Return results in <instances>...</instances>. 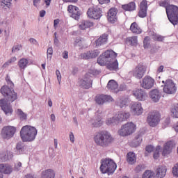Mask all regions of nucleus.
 <instances>
[{
    "label": "nucleus",
    "mask_w": 178,
    "mask_h": 178,
    "mask_svg": "<svg viewBox=\"0 0 178 178\" xmlns=\"http://www.w3.org/2000/svg\"><path fill=\"white\" fill-rule=\"evenodd\" d=\"M1 92L6 99H0V107L7 116H10L13 113V108L10 102H14L17 99V93L12 90L8 86H3L1 88Z\"/></svg>",
    "instance_id": "obj_1"
},
{
    "label": "nucleus",
    "mask_w": 178,
    "mask_h": 178,
    "mask_svg": "<svg viewBox=\"0 0 178 178\" xmlns=\"http://www.w3.org/2000/svg\"><path fill=\"white\" fill-rule=\"evenodd\" d=\"M94 141L98 147L108 148L113 143V137L107 131H100L94 136Z\"/></svg>",
    "instance_id": "obj_2"
},
{
    "label": "nucleus",
    "mask_w": 178,
    "mask_h": 178,
    "mask_svg": "<svg viewBox=\"0 0 178 178\" xmlns=\"http://www.w3.org/2000/svg\"><path fill=\"white\" fill-rule=\"evenodd\" d=\"M37 129L29 125L24 126L20 131V137L24 143H31L35 140Z\"/></svg>",
    "instance_id": "obj_3"
},
{
    "label": "nucleus",
    "mask_w": 178,
    "mask_h": 178,
    "mask_svg": "<svg viewBox=\"0 0 178 178\" xmlns=\"http://www.w3.org/2000/svg\"><path fill=\"white\" fill-rule=\"evenodd\" d=\"M118 165L113 160L110 159H105L101 161L100 171L103 175L107 173V175H113L116 170Z\"/></svg>",
    "instance_id": "obj_4"
},
{
    "label": "nucleus",
    "mask_w": 178,
    "mask_h": 178,
    "mask_svg": "<svg viewBox=\"0 0 178 178\" xmlns=\"http://www.w3.org/2000/svg\"><path fill=\"white\" fill-rule=\"evenodd\" d=\"M116 56H118L117 53L113 50H107L98 57L97 63L100 66H105L107 63H111V60H113Z\"/></svg>",
    "instance_id": "obj_5"
},
{
    "label": "nucleus",
    "mask_w": 178,
    "mask_h": 178,
    "mask_svg": "<svg viewBox=\"0 0 178 178\" xmlns=\"http://www.w3.org/2000/svg\"><path fill=\"white\" fill-rule=\"evenodd\" d=\"M166 13L170 23L176 26L178 23V7L175 5L169 6L167 7Z\"/></svg>",
    "instance_id": "obj_6"
},
{
    "label": "nucleus",
    "mask_w": 178,
    "mask_h": 178,
    "mask_svg": "<svg viewBox=\"0 0 178 178\" xmlns=\"http://www.w3.org/2000/svg\"><path fill=\"white\" fill-rule=\"evenodd\" d=\"M136 131V124L133 122H128L122 125L120 129L118 131V134L122 137H127L131 136Z\"/></svg>",
    "instance_id": "obj_7"
},
{
    "label": "nucleus",
    "mask_w": 178,
    "mask_h": 178,
    "mask_svg": "<svg viewBox=\"0 0 178 178\" xmlns=\"http://www.w3.org/2000/svg\"><path fill=\"white\" fill-rule=\"evenodd\" d=\"M162 83L165 84L163 87V92L165 94H176V91H177V87H176V83H175L173 80L167 79L165 82V81H163Z\"/></svg>",
    "instance_id": "obj_8"
},
{
    "label": "nucleus",
    "mask_w": 178,
    "mask_h": 178,
    "mask_svg": "<svg viewBox=\"0 0 178 178\" xmlns=\"http://www.w3.org/2000/svg\"><path fill=\"white\" fill-rule=\"evenodd\" d=\"M79 87L88 90L90 87H92V79H91V74L87 73L85 74L83 79H80L78 82Z\"/></svg>",
    "instance_id": "obj_9"
},
{
    "label": "nucleus",
    "mask_w": 178,
    "mask_h": 178,
    "mask_svg": "<svg viewBox=\"0 0 178 178\" xmlns=\"http://www.w3.org/2000/svg\"><path fill=\"white\" fill-rule=\"evenodd\" d=\"M15 133H16V129L14 127H3L1 130V137L4 139L9 140L15 136Z\"/></svg>",
    "instance_id": "obj_10"
},
{
    "label": "nucleus",
    "mask_w": 178,
    "mask_h": 178,
    "mask_svg": "<svg viewBox=\"0 0 178 178\" xmlns=\"http://www.w3.org/2000/svg\"><path fill=\"white\" fill-rule=\"evenodd\" d=\"M145 66L142 64H138L133 71L129 72L130 74H133L136 79H143L145 73Z\"/></svg>",
    "instance_id": "obj_11"
},
{
    "label": "nucleus",
    "mask_w": 178,
    "mask_h": 178,
    "mask_svg": "<svg viewBox=\"0 0 178 178\" xmlns=\"http://www.w3.org/2000/svg\"><path fill=\"white\" fill-rule=\"evenodd\" d=\"M87 15L90 19L98 20L102 16V10L98 7L90 8L88 10Z\"/></svg>",
    "instance_id": "obj_12"
},
{
    "label": "nucleus",
    "mask_w": 178,
    "mask_h": 178,
    "mask_svg": "<svg viewBox=\"0 0 178 178\" xmlns=\"http://www.w3.org/2000/svg\"><path fill=\"white\" fill-rule=\"evenodd\" d=\"M161 117L159 114L156 112H152L149 113L147 116V123H149V126L152 127H155L159 123Z\"/></svg>",
    "instance_id": "obj_13"
},
{
    "label": "nucleus",
    "mask_w": 178,
    "mask_h": 178,
    "mask_svg": "<svg viewBox=\"0 0 178 178\" xmlns=\"http://www.w3.org/2000/svg\"><path fill=\"white\" fill-rule=\"evenodd\" d=\"M96 104L98 105H104L106 102H113V97L108 95H97L95 97Z\"/></svg>",
    "instance_id": "obj_14"
},
{
    "label": "nucleus",
    "mask_w": 178,
    "mask_h": 178,
    "mask_svg": "<svg viewBox=\"0 0 178 178\" xmlns=\"http://www.w3.org/2000/svg\"><path fill=\"white\" fill-rule=\"evenodd\" d=\"M154 83L155 80L153 79L152 77L149 76H145L140 83V87L145 90H150V88L154 87Z\"/></svg>",
    "instance_id": "obj_15"
},
{
    "label": "nucleus",
    "mask_w": 178,
    "mask_h": 178,
    "mask_svg": "<svg viewBox=\"0 0 178 178\" xmlns=\"http://www.w3.org/2000/svg\"><path fill=\"white\" fill-rule=\"evenodd\" d=\"M149 96L152 102H159L161 97H162V94L161 93V90L159 89H152L149 92Z\"/></svg>",
    "instance_id": "obj_16"
},
{
    "label": "nucleus",
    "mask_w": 178,
    "mask_h": 178,
    "mask_svg": "<svg viewBox=\"0 0 178 178\" xmlns=\"http://www.w3.org/2000/svg\"><path fill=\"white\" fill-rule=\"evenodd\" d=\"M67 10L69 13H70V17L73 19H75V20H79V18L80 17V11H79V8L76 6L70 5L68 6Z\"/></svg>",
    "instance_id": "obj_17"
},
{
    "label": "nucleus",
    "mask_w": 178,
    "mask_h": 178,
    "mask_svg": "<svg viewBox=\"0 0 178 178\" xmlns=\"http://www.w3.org/2000/svg\"><path fill=\"white\" fill-rule=\"evenodd\" d=\"M100 51L98 49L87 51L86 53L81 54V59H92L94 58H97L98 55H99Z\"/></svg>",
    "instance_id": "obj_18"
},
{
    "label": "nucleus",
    "mask_w": 178,
    "mask_h": 178,
    "mask_svg": "<svg viewBox=\"0 0 178 178\" xmlns=\"http://www.w3.org/2000/svg\"><path fill=\"white\" fill-rule=\"evenodd\" d=\"M116 106L119 108H126L129 105V97L122 96L118 97L115 101Z\"/></svg>",
    "instance_id": "obj_19"
},
{
    "label": "nucleus",
    "mask_w": 178,
    "mask_h": 178,
    "mask_svg": "<svg viewBox=\"0 0 178 178\" xmlns=\"http://www.w3.org/2000/svg\"><path fill=\"white\" fill-rule=\"evenodd\" d=\"M147 9H148L147 0H143L140 4L139 17L143 18L147 17Z\"/></svg>",
    "instance_id": "obj_20"
},
{
    "label": "nucleus",
    "mask_w": 178,
    "mask_h": 178,
    "mask_svg": "<svg viewBox=\"0 0 178 178\" xmlns=\"http://www.w3.org/2000/svg\"><path fill=\"white\" fill-rule=\"evenodd\" d=\"M175 147V143L173 141L167 142L163 149L162 155L163 156H166V155H169L172 152V149Z\"/></svg>",
    "instance_id": "obj_21"
},
{
    "label": "nucleus",
    "mask_w": 178,
    "mask_h": 178,
    "mask_svg": "<svg viewBox=\"0 0 178 178\" xmlns=\"http://www.w3.org/2000/svg\"><path fill=\"white\" fill-rule=\"evenodd\" d=\"M133 95L138 99V101H145L147 98V92L142 89H137L133 92Z\"/></svg>",
    "instance_id": "obj_22"
},
{
    "label": "nucleus",
    "mask_w": 178,
    "mask_h": 178,
    "mask_svg": "<svg viewBox=\"0 0 178 178\" xmlns=\"http://www.w3.org/2000/svg\"><path fill=\"white\" fill-rule=\"evenodd\" d=\"M131 111L134 115L136 116H140L143 113V107H141V103H134L131 107Z\"/></svg>",
    "instance_id": "obj_23"
},
{
    "label": "nucleus",
    "mask_w": 178,
    "mask_h": 178,
    "mask_svg": "<svg viewBox=\"0 0 178 178\" xmlns=\"http://www.w3.org/2000/svg\"><path fill=\"white\" fill-rule=\"evenodd\" d=\"M107 88L108 90H110L111 92H115V94H118L119 92V86L118 85V83L115 81V80H110L107 84Z\"/></svg>",
    "instance_id": "obj_24"
},
{
    "label": "nucleus",
    "mask_w": 178,
    "mask_h": 178,
    "mask_svg": "<svg viewBox=\"0 0 178 178\" xmlns=\"http://www.w3.org/2000/svg\"><path fill=\"white\" fill-rule=\"evenodd\" d=\"M13 172V168L9 164H0V173H4V175H10Z\"/></svg>",
    "instance_id": "obj_25"
},
{
    "label": "nucleus",
    "mask_w": 178,
    "mask_h": 178,
    "mask_svg": "<svg viewBox=\"0 0 178 178\" xmlns=\"http://www.w3.org/2000/svg\"><path fill=\"white\" fill-rule=\"evenodd\" d=\"M101 113H102V111L101 110H98L96 113L95 115L97 117L94 121H92V124L93 127H101V126H102V118L101 117V115H101Z\"/></svg>",
    "instance_id": "obj_26"
},
{
    "label": "nucleus",
    "mask_w": 178,
    "mask_h": 178,
    "mask_svg": "<svg viewBox=\"0 0 178 178\" xmlns=\"http://www.w3.org/2000/svg\"><path fill=\"white\" fill-rule=\"evenodd\" d=\"M164 176H166V168L160 165L157 168L156 170V178H163Z\"/></svg>",
    "instance_id": "obj_27"
},
{
    "label": "nucleus",
    "mask_w": 178,
    "mask_h": 178,
    "mask_svg": "<svg viewBox=\"0 0 178 178\" xmlns=\"http://www.w3.org/2000/svg\"><path fill=\"white\" fill-rule=\"evenodd\" d=\"M106 65L108 70H118V68L119 67V63H118L116 58H113V60Z\"/></svg>",
    "instance_id": "obj_28"
},
{
    "label": "nucleus",
    "mask_w": 178,
    "mask_h": 178,
    "mask_svg": "<svg viewBox=\"0 0 178 178\" xmlns=\"http://www.w3.org/2000/svg\"><path fill=\"white\" fill-rule=\"evenodd\" d=\"M118 122H124V120H127L130 118V113H126L124 111H120L117 115Z\"/></svg>",
    "instance_id": "obj_29"
},
{
    "label": "nucleus",
    "mask_w": 178,
    "mask_h": 178,
    "mask_svg": "<svg viewBox=\"0 0 178 178\" xmlns=\"http://www.w3.org/2000/svg\"><path fill=\"white\" fill-rule=\"evenodd\" d=\"M108 41V35L103 34L96 40V47H101V45H104V44H106Z\"/></svg>",
    "instance_id": "obj_30"
},
{
    "label": "nucleus",
    "mask_w": 178,
    "mask_h": 178,
    "mask_svg": "<svg viewBox=\"0 0 178 178\" xmlns=\"http://www.w3.org/2000/svg\"><path fill=\"white\" fill-rule=\"evenodd\" d=\"M42 178H55V172L52 169H48L42 171Z\"/></svg>",
    "instance_id": "obj_31"
},
{
    "label": "nucleus",
    "mask_w": 178,
    "mask_h": 178,
    "mask_svg": "<svg viewBox=\"0 0 178 178\" xmlns=\"http://www.w3.org/2000/svg\"><path fill=\"white\" fill-rule=\"evenodd\" d=\"M137 161V159L136 158V154L134 152H129L127 154V162L129 163V165H134V163H136Z\"/></svg>",
    "instance_id": "obj_32"
},
{
    "label": "nucleus",
    "mask_w": 178,
    "mask_h": 178,
    "mask_svg": "<svg viewBox=\"0 0 178 178\" xmlns=\"http://www.w3.org/2000/svg\"><path fill=\"white\" fill-rule=\"evenodd\" d=\"M130 30L134 34H141V33H143V30L138 26L137 22H133L131 24Z\"/></svg>",
    "instance_id": "obj_33"
},
{
    "label": "nucleus",
    "mask_w": 178,
    "mask_h": 178,
    "mask_svg": "<svg viewBox=\"0 0 178 178\" xmlns=\"http://www.w3.org/2000/svg\"><path fill=\"white\" fill-rule=\"evenodd\" d=\"M122 8L124 10L127 12H133L136 9V3L131 1L128 4H124L122 6Z\"/></svg>",
    "instance_id": "obj_34"
},
{
    "label": "nucleus",
    "mask_w": 178,
    "mask_h": 178,
    "mask_svg": "<svg viewBox=\"0 0 178 178\" xmlns=\"http://www.w3.org/2000/svg\"><path fill=\"white\" fill-rule=\"evenodd\" d=\"M119 123L120 122L118 118V115L110 118L106 121L107 126H116V124H119Z\"/></svg>",
    "instance_id": "obj_35"
},
{
    "label": "nucleus",
    "mask_w": 178,
    "mask_h": 178,
    "mask_svg": "<svg viewBox=\"0 0 178 178\" xmlns=\"http://www.w3.org/2000/svg\"><path fill=\"white\" fill-rule=\"evenodd\" d=\"M94 26V23L90 21H83L79 25V28L81 30H86V29H88L90 27H92Z\"/></svg>",
    "instance_id": "obj_36"
},
{
    "label": "nucleus",
    "mask_w": 178,
    "mask_h": 178,
    "mask_svg": "<svg viewBox=\"0 0 178 178\" xmlns=\"http://www.w3.org/2000/svg\"><path fill=\"white\" fill-rule=\"evenodd\" d=\"M29 65V60L26 58H21L18 62V66L19 69L24 70L26 67H27V65Z\"/></svg>",
    "instance_id": "obj_37"
},
{
    "label": "nucleus",
    "mask_w": 178,
    "mask_h": 178,
    "mask_svg": "<svg viewBox=\"0 0 178 178\" xmlns=\"http://www.w3.org/2000/svg\"><path fill=\"white\" fill-rule=\"evenodd\" d=\"M24 148H25V146L23 143H17L16 146V151H15L17 155H20V154H23V152H24Z\"/></svg>",
    "instance_id": "obj_38"
},
{
    "label": "nucleus",
    "mask_w": 178,
    "mask_h": 178,
    "mask_svg": "<svg viewBox=\"0 0 178 178\" xmlns=\"http://www.w3.org/2000/svg\"><path fill=\"white\" fill-rule=\"evenodd\" d=\"M12 5V0H1V7L3 9H8V8H10Z\"/></svg>",
    "instance_id": "obj_39"
},
{
    "label": "nucleus",
    "mask_w": 178,
    "mask_h": 178,
    "mask_svg": "<svg viewBox=\"0 0 178 178\" xmlns=\"http://www.w3.org/2000/svg\"><path fill=\"white\" fill-rule=\"evenodd\" d=\"M155 176V172L152 170H147L144 172L142 178H154Z\"/></svg>",
    "instance_id": "obj_40"
},
{
    "label": "nucleus",
    "mask_w": 178,
    "mask_h": 178,
    "mask_svg": "<svg viewBox=\"0 0 178 178\" xmlns=\"http://www.w3.org/2000/svg\"><path fill=\"white\" fill-rule=\"evenodd\" d=\"M145 170V165L144 164H139L134 168V172L136 173H140Z\"/></svg>",
    "instance_id": "obj_41"
},
{
    "label": "nucleus",
    "mask_w": 178,
    "mask_h": 178,
    "mask_svg": "<svg viewBox=\"0 0 178 178\" xmlns=\"http://www.w3.org/2000/svg\"><path fill=\"white\" fill-rule=\"evenodd\" d=\"M151 45V38L148 36H146L143 40V47L145 49L149 48Z\"/></svg>",
    "instance_id": "obj_42"
},
{
    "label": "nucleus",
    "mask_w": 178,
    "mask_h": 178,
    "mask_svg": "<svg viewBox=\"0 0 178 178\" xmlns=\"http://www.w3.org/2000/svg\"><path fill=\"white\" fill-rule=\"evenodd\" d=\"M141 141H143V138L141 137V134H138L135 137V140H134L135 147H138V145H140V144H141Z\"/></svg>",
    "instance_id": "obj_43"
},
{
    "label": "nucleus",
    "mask_w": 178,
    "mask_h": 178,
    "mask_svg": "<svg viewBox=\"0 0 178 178\" xmlns=\"http://www.w3.org/2000/svg\"><path fill=\"white\" fill-rule=\"evenodd\" d=\"M152 40H154V41L162 42L165 40V37L156 33H154L152 35Z\"/></svg>",
    "instance_id": "obj_44"
},
{
    "label": "nucleus",
    "mask_w": 178,
    "mask_h": 178,
    "mask_svg": "<svg viewBox=\"0 0 178 178\" xmlns=\"http://www.w3.org/2000/svg\"><path fill=\"white\" fill-rule=\"evenodd\" d=\"M108 20L110 23H115V22H118V15H112V14L108 13Z\"/></svg>",
    "instance_id": "obj_45"
},
{
    "label": "nucleus",
    "mask_w": 178,
    "mask_h": 178,
    "mask_svg": "<svg viewBox=\"0 0 178 178\" xmlns=\"http://www.w3.org/2000/svg\"><path fill=\"white\" fill-rule=\"evenodd\" d=\"M17 113L22 120H26L27 119V114L24 113L21 109H17Z\"/></svg>",
    "instance_id": "obj_46"
},
{
    "label": "nucleus",
    "mask_w": 178,
    "mask_h": 178,
    "mask_svg": "<svg viewBox=\"0 0 178 178\" xmlns=\"http://www.w3.org/2000/svg\"><path fill=\"white\" fill-rule=\"evenodd\" d=\"M171 113H172L173 118H178V104L171 109Z\"/></svg>",
    "instance_id": "obj_47"
},
{
    "label": "nucleus",
    "mask_w": 178,
    "mask_h": 178,
    "mask_svg": "<svg viewBox=\"0 0 178 178\" xmlns=\"http://www.w3.org/2000/svg\"><path fill=\"white\" fill-rule=\"evenodd\" d=\"M16 60H17L16 57H12L10 60H8L7 62H6L3 65V67H8V66H9L10 63H13L14 62H16Z\"/></svg>",
    "instance_id": "obj_48"
},
{
    "label": "nucleus",
    "mask_w": 178,
    "mask_h": 178,
    "mask_svg": "<svg viewBox=\"0 0 178 178\" xmlns=\"http://www.w3.org/2000/svg\"><path fill=\"white\" fill-rule=\"evenodd\" d=\"M9 159V156L6 153H1L0 154V161L1 162H6Z\"/></svg>",
    "instance_id": "obj_49"
},
{
    "label": "nucleus",
    "mask_w": 178,
    "mask_h": 178,
    "mask_svg": "<svg viewBox=\"0 0 178 178\" xmlns=\"http://www.w3.org/2000/svg\"><path fill=\"white\" fill-rule=\"evenodd\" d=\"M161 146H157L156 149L154 153L153 157L154 159H158L159 158V152L161 151Z\"/></svg>",
    "instance_id": "obj_50"
},
{
    "label": "nucleus",
    "mask_w": 178,
    "mask_h": 178,
    "mask_svg": "<svg viewBox=\"0 0 178 178\" xmlns=\"http://www.w3.org/2000/svg\"><path fill=\"white\" fill-rule=\"evenodd\" d=\"M128 41L130 42L131 45H136L137 44V37H130L128 38Z\"/></svg>",
    "instance_id": "obj_51"
},
{
    "label": "nucleus",
    "mask_w": 178,
    "mask_h": 178,
    "mask_svg": "<svg viewBox=\"0 0 178 178\" xmlns=\"http://www.w3.org/2000/svg\"><path fill=\"white\" fill-rule=\"evenodd\" d=\"M20 49H22V44H15L13 47L11 52L12 54H15V52H17Z\"/></svg>",
    "instance_id": "obj_52"
},
{
    "label": "nucleus",
    "mask_w": 178,
    "mask_h": 178,
    "mask_svg": "<svg viewBox=\"0 0 178 178\" xmlns=\"http://www.w3.org/2000/svg\"><path fill=\"white\" fill-rule=\"evenodd\" d=\"M47 59L51 60L52 58V55L54 54V49H52V47H49L47 49Z\"/></svg>",
    "instance_id": "obj_53"
},
{
    "label": "nucleus",
    "mask_w": 178,
    "mask_h": 178,
    "mask_svg": "<svg viewBox=\"0 0 178 178\" xmlns=\"http://www.w3.org/2000/svg\"><path fill=\"white\" fill-rule=\"evenodd\" d=\"M159 5L160 6H163V8H165V11H167L168 7L170 6V4H169L168 1H160Z\"/></svg>",
    "instance_id": "obj_54"
},
{
    "label": "nucleus",
    "mask_w": 178,
    "mask_h": 178,
    "mask_svg": "<svg viewBox=\"0 0 178 178\" xmlns=\"http://www.w3.org/2000/svg\"><path fill=\"white\" fill-rule=\"evenodd\" d=\"M172 174L175 177H178V163L175 164L172 168Z\"/></svg>",
    "instance_id": "obj_55"
},
{
    "label": "nucleus",
    "mask_w": 178,
    "mask_h": 178,
    "mask_svg": "<svg viewBox=\"0 0 178 178\" xmlns=\"http://www.w3.org/2000/svg\"><path fill=\"white\" fill-rule=\"evenodd\" d=\"M108 13H110V15H112L113 16H118V9L111 8Z\"/></svg>",
    "instance_id": "obj_56"
},
{
    "label": "nucleus",
    "mask_w": 178,
    "mask_h": 178,
    "mask_svg": "<svg viewBox=\"0 0 178 178\" xmlns=\"http://www.w3.org/2000/svg\"><path fill=\"white\" fill-rule=\"evenodd\" d=\"M56 74L57 76V80H58L59 84H60V80H62V75H60V72H59L58 70H56Z\"/></svg>",
    "instance_id": "obj_57"
},
{
    "label": "nucleus",
    "mask_w": 178,
    "mask_h": 178,
    "mask_svg": "<svg viewBox=\"0 0 178 178\" xmlns=\"http://www.w3.org/2000/svg\"><path fill=\"white\" fill-rule=\"evenodd\" d=\"M145 151L147 152H152V151H154V146L152 145H147L146 147H145Z\"/></svg>",
    "instance_id": "obj_58"
},
{
    "label": "nucleus",
    "mask_w": 178,
    "mask_h": 178,
    "mask_svg": "<svg viewBox=\"0 0 178 178\" xmlns=\"http://www.w3.org/2000/svg\"><path fill=\"white\" fill-rule=\"evenodd\" d=\"M29 42L31 44H33V45H38V42L34 38H30Z\"/></svg>",
    "instance_id": "obj_59"
},
{
    "label": "nucleus",
    "mask_w": 178,
    "mask_h": 178,
    "mask_svg": "<svg viewBox=\"0 0 178 178\" xmlns=\"http://www.w3.org/2000/svg\"><path fill=\"white\" fill-rule=\"evenodd\" d=\"M62 56L64 59H67L69 58V52H67V51H65L62 54Z\"/></svg>",
    "instance_id": "obj_60"
},
{
    "label": "nucleus",
    "mask_w": 178,
    "mask_h": 178,
    "mask_svg": "<svg viewBox=\"0 0 178 178\" xmlns=\"http://www.w3.org/2000/svg\"><path fill=\"white\" fill-rule=\"evenodd\" d=\"M70 140L71 143H74V135L73 134V132H70Z\"/></svg>",
    "instance_id": "obj_61"
},
{
    "label": "nucleus",
    "mask_w": 178,
    "mask_h": 178,
    "mask_svg": "<svg viewBox=\"0 0 178 178\" xmlns=\"http://www.w3.org/2000/svg\"><path fill=\"white\" fill-rule=\"evenodd\" d=\"M99 3L104 5V3H109L110 0H98Z\"/></svg>",
    "instance_id": "obj_62"
},
{
    "label": "nucleus",
    "mask_w": 178,
    "mask_h": 178,
    "mask_svg": "<svg viewBox=\"0 0 178 178\" xmlns=\"http://www.w3.org/2000/svg\"><path fill=\"white\" fill-rule=\"evenodd\" d=\"M59 24V19H54V27L56 29V26Z\"/></svg>",
    "instance_id": "obj_63"
},
{
    "label": "nucleus",
    "mask_w": 178,
    "mask_h": 178,
    "mask_svg": "<svg viewBox=\"0 0 178 178\" xmlns=\"http://www.w3.org/2000/svg\"><path fill=\"white\" fill-rule=\"evenodd\" d=\"M24 178H36V177L32 174H27L26 175H25Z\"/></svg>",
    "instance_id": "obj_64"
}]
</instances>
